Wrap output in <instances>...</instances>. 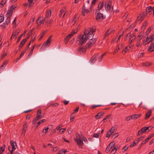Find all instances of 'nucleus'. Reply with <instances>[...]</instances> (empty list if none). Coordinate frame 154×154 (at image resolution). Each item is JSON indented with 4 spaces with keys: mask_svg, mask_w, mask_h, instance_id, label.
Instances as JSON below:
<instances>
[{
    "mask_svg": "<svg viewBox=\"0 0 154 154\" xmlns=\"http://www.w3.org/2000/svg\"><path fill=\"white\" fill-rule=\"evenodd\" d=\"M135 35L134 34H133L131 36V37L129 39V44H131L133 42V40L135 39Z\"/></svg>",
    "mask_w": 154,
    "mask_h": 154,
    "instance_id": "nucleus-21",
    "label": "nucleus"
},
{
    "mask_svg": "<svg viewBox=\"0 0 154 154\" xmlns=\"http://www.w3.org/2000/svg\"><path fill=\"white\" fill-rule=\"evenodd\" d=\"M148 51L150 52L154 51V43H152L148 48Z\"/></svg>",
    "mask_w": 154,
    "mask_h": 154,
    "instance_id": "nucleus-10",
    "label": "nucleus"
},
{
    "mask_svg": "<svg viewBox=\"0 0 154 154\" xmlns=\"http://www.w3.org/2000/svg\"><path fill=\"white\" fill-rule=\"evenodd\" d=\"M152 65V63H148V62H145L142 63V65L145 66H150Z\"/></svg>",
    "mask_w": 154,
    "mask_h": 154,
    "instance_id": "nucleus-39",
    "label": "nucleus"
},
{
    "mask_svg": "<svg viewBox=\"0 0 154 154\" xmlns=\"http://www.w3.org/2000/svg\"><path fill=\"white\" fill-rule=\"evenodd\" d=\"M27 122L25 123L23 125V128L22 130V133L24 134H25V132H26V129L27 127Z\"/></svg>",
    "mask_w": 154,
    "mask_h": 154,
    "instance_id": "nucleus-15",
    "label": "nucleus"
},
{
    "mask_svg": "<svg viewBox=\"0 0 154 154\" xmlns=\"http://www.w3.org/2000/svg\"><path fill=\"white\" fill-rule=\"evenodd\" d=\"M110 32H109V29H108L106 32L105 33L104 35V38H106V37L108 36L109 34L110 33Z\"/></svg>",
    "mask_w": 154,
    "mask_h": 154,
    "instance_id": "nucleus-36",
    "label": "nucleus"
},
{
    "mask_svg": "<svg viewBox=\"0 0 154 154\" xmlns=\"http://www.w3.org/2000/svg\"><path fill=\"white\" fill-rule=\"evenodd\" d=\"M117 150V149L116 146L113 149H112L111 151L110 152V153H112V154H114L116 152Z\"/></svg>",
    "mask_w": 154,
    "mask_h": 154,
    "instance_id": "nucleus-32",
    "label": "nucleus"
},
{
    "mask_svg": "<svg viewBox=\"0 0 154 154\" xmlns=\"http://www.w3.org/2000/svg\"><path fill=\"white\" fill-rule=\"evenodd\" d=\"M152 112L151 110H150L148 112H147L146 114V116L145 118V120H147L151 116V113Z\"/></svg>",
    "mask_w": 154,
    "mask_h": 154,
    "instance_id": "nucleus-23",
    "label": "nucleus"
},
{
    "mask_svg": "<svg viewBox=\"0 0 154 154\" xmlns=\"http://www.w3.org/2000/svg\"><path fill=\"white\" fill-rule=\"evenodd\" d=\"M36 117L39 119L42 118L41 110V109H39L37 111L36 114Z\"/></svg>",
    "mask_w": 154,
    "mask_h": 154,
    "instance_id": "nucleus-13",
    "label": "nucleus"
},
{
    "mask_svg": "<svg viewBox=\"0 0 154 154\" xmlns=\"http://www.w3.org/2000/svg\"><path fill=\"white\" fill-rule=\"evenodd\" d=\"M143 129H142L141 128L140 130H139L138 131V133L137 134V136H139L144 133Z\"/></svg>",
    "mask_w": 154,
    "mask_h": 154,
    "instance_id": "nucleus-37",
    "label": "nucleus"
},
{
    "mask_svg": "<svg viewBox=\"0 0 154 154\" xmlns=\"http://www.w3.org/2000/svg\"><path fill=\"white\" fill-rule=\"evenodd\" d=\"M136 46L137 47H139L141 46V45L140 44V42L139 41H138L137 43V44Z\"/></svg>",
    "mask_w": 154,
    "mask_h": 154,
    "instance_id": "nucleus-63",
    "label": "nucleus"
},
{
    "mask_svg": "<svg viewBox=\"0 0 154 154\" xmlns=\"http://www.w3.org/2000/svg\"><path fill=\"white\" fill-rule=\"evenodd\" d=\"M144 144H145V143H143V141H142L141 144L138 147V149H140L142 147V146Z\"/></svg>",
    "mask_w": 154,
    "mask_h": 154,
    "instance_id": "nucleus-60",
    "label": "nucleus"
},
{
    "mask_svg": "<svg viewBox=\"0 0 154 154\" xmlns=\"http://www.w3.org/2000/svg\"><path fill=\"white\" fill-rule=\"evenodd\" d=\"M69 101H67L66 100H64L63 101V102L64 103V105H66L68 104L69 103Z\"/></svg>",
    "mask_w": 154,
    "mask_h": 154,
    "instance_id": "nucleus-64",
    "label": "nucleus"
},
{
    "mask_svg": "<svg viewBox=\"0 0 154 154\" xmlns=\"http://www.w3.org/2000/svg\"><path fill=\"white\" fill-rule=\"evenodd\" d=\"M26 42V40L24 39L22 40V41L21 42L19 45V48H22L23 46V45Z\"/></svg>",
    "mask_w": 154,
    "mask_h": 154,
    "instance_id": "nucleus-24",
    "label": "nucleus"
},
{
    "mask_svg": "<svg viewBox=\"0 0 154 154\" xmlns=\"http://www.w3.org/2000/svg\"><path fill=\"white\" fill-rule=\"evenodd\" d=\"M115 145V143L113 141L111 142L108 145V146L111 149Z\"/></svg>",
    "mask_w": 154,
    "mask_h": 154,
    "instance_id": "nucleus-27",
    "label": "nucleus"
},
{
    "mask_svg": "<svg viewBox=\"0 0 154 154\" xmlns=\"http://www.w3.org/2000/svg\"><path fill=\"white\" fill-rule=\"evenodd\" d=\"M52 37V35H50L48 37V39H47V40L45 42V45H50Z\"/></svg>",
    "mask_w": 154,
    "mask_h": 154,
    "instance_id": "nucleus-18",
    "label": "nucleus"
},
{
    "mask_svg": "<svg viewBox=\"0 0 154 154\" xmlns=\"http://www.w3.org/2000/svg\"><path fill=\"white\" fill-rule=\"evenodd\" d=\"M150 139L148 137L147 138H146L145 140H143V142L145 144Z\"/></svg>",
    "mask_w": 154,
    "mask_h": 154,
    "instance_id": "nucleus-56",
    "label": "nucleus"
},
{
    "mask_svg": "<svg viewBox=\"0 0 154 154\" xmlns=\"http://www.w3.org/2000/svg\"><path fill=\"white\" fill-rule=\"evenodd\" d=\"M78 30L77 29L73 30L71 33L68 35L66 37L64 38V40L66 44H67L69 39L71 38V37L73 36L77 32Z\"/></svg>",
    "mask_w": 154,
    "mask_h": 154,
    "instance_id": "nucleus-2",
    "label": "nucleus"
},
{
    "mask_svg": "<svg viewBox=\"0 0 154 154\" xmlns=\"http://www.w3.org/2000/svg\"><path fill=\"white\" fill-rule=\"evenodd\" d=\"M96 19L97 20L100 21L103 19V16L102 14L100 12H98L96 17Z\"/></svg>",
    "mask_w": 154,
    "mask_h": 154,
    "instance_id": "nucleus-8",
    "label": "nucleus"
},
{
    "mask_svg": "<svg viewBox=\"0 0 154 154\" xmlns=\"http://www.w3.org/2000/svg\"><path fill=\"white\" fill-rule=\"evenodd\" d=\"M11 20V18L10 17H7L6 20L5 21V23L6 25H8Z\"/></svg>",
    "mask_w": 154,
    "mask_h": 154,
    "instance_id": "nucleus-38",
    "label": "nucleus"
},
{
    "mask_svg": "<svg viewBox=\"0 0 154 154\" xmlns=\"http://www.w3.org/2000/svg\"><path fill=\"white\" fill-rule=\"evenodd\" d=\"M147 14L146 12H143L140 13V15L142 17L144 18V17L146 16Z\"/></svg>",
    "mask_w": 154,
    "mask_h": 154,
    "instance_id": "nucleus-33",
    "label": "nucleus"
},
{
    "mask_svg": "<svg viewBox=\"0 0 154 154\" xmlns=\"http://www.w3.org/2000/svg\"><path fill=\"white\" fill-rule=\"evenodd\" d=\"M96 39L95 38H91L87 44V46L89 48H91L96 42Z\"/></svg>",
    "mask_w": 154,
    "mask_h": 154,
    "instance_id": "nucleus-5",
    "label": "nucleus"
},
{
    "mask_svg": "<svg viewBox=\"0 0 154 154\" xmlns=\"http://www.w3.org/2000/svg\"><path fill=\"white\" fill-rule=\"evenodd\" d=\"M140 114H134L131 116V119L134 120L138 118L141 116Z\"/></svg>",
    "mask_w": 154,
    "mask_h": 154,
    "instance_id": "nucleus-11",
    "label": "nucleus"
},
{
    "mask_svg": "<svg viewBox=\"0 0 154 154\" xmlns=\"http://www.w3.org/2000/svg\"><path fill=\"white\" fill-rule=\"evenodd\" d=\"M145 137V136H141L138 138L137 140H136L137 141V143H138L139 142L142 140Z\"/></svg>",
    "mask_w": 154,
    "mask_h": 154,
    "instance_id": "nucleus-35",
    "label": "nucleus"
},
{
    "mask_svg": "<svg viewBox=\"0 0 154 154\" xmlns=\"http://www.w3.org/2000/svg\"><path fill=\"white\" fill-rule=\"evenodd\" d=\"M66 129L65 128H61L58 132V133L59 134L63 133L65 131Z\"/></svg>",
    "mask_w": 154,
    "mask_h": 154,
    "instance_id": "nucleus-40",
    "label": "nucleus"
},
{
    "mask_svg": "<svg viewBox=\"0 0 154 154\" xmlns=\"http://www.w3.org/2000/svg\"><path fill=\"white\" fill-rule=\"evenodd\" d=\"M39 119L37 117H35L33 119V121H32V124H35L36 122Z\"/></svg>",
    "mask_w": 154,
    "mask_h": 154,
    "instance_id": "nucleus-41",
    "label": "nucleus"
},
{
    "mask_svg": "<svg viewBox=\"0 0 154 154\" xmlns=\"http://www.w3.org/2000/svg\"><path fill=\"white\" fill-rule=\"evenodd\" d=\"M46 121V120L45 119H42V120H40L39 122H37L36 125V127H38L39 125L43 122H45Z\"/></svg>",
    "mask_w": 154,
    "mask_h": 154,
    "instance_id": "nucleus-22",
    "label": "nucleus"
},
{
    "mask_svg": "<svg viewBox=\"0 0 154 154\" xmlns=\"http://www.w3.org/2000/svg\"><path fill=\"white\" fill-rule=\"evenodd\" d=\"M111 2L109 1L108 2H106L105 5V7L106 10L110 11L111 10H112L113 7L111 5Z\"/></svg>",
    "mask_w": 154,
    "mask_h": 154,
    "instance_id": "nucleus-6",
    "label": "nucleus"
},
{
    "mask_svg": "<svg viewBox=\"0 0 154 154\" xmlns=\"http://www.w3.org/2000/svg\"><path fill=\"white\" fill-rule=\"evenodd\" d=\"M23 35V34H22L21 35H20L18 38L17 40V43H18L19 41H20V39H21L22 36Z\"/></svg>",
    "mask_w": 154,
    "mask_h": 154,
    "instance_id": "nucleus-47",
    "label": "nucleus"
},
{
    "mask_svg": "<svg viewBox=\"0 0 154 154\" xmlns=\"http://www.w3.org/2000/svg\"><path fill=\"white\" fill-rule=\"evenodd\" d=\"M111 149L108 146L106 149L105 151L106 152H108Z\"/></svg>",
    "mask_w": 154,
    "mask_h": 154,
    "instance_id": "nucleus-50",
    "label": "nucleus"
},
{
    "mask_svg": "<svg viewBox=\"0 0 154 154\" xmlns=\"http://www.w3.org/2000/svg\"><path fill=\"white\" fill-rule=\"evenodd\" d=\"M95 30H93L92 29H91L90 31H87V32H88V35H90V38L94 36L93 33L94 32Z\"/></svg>",
    "mask_w": 154,
    "mask_h": 154,
    "instance_id": "nucleus-17",
    "label": "nucleus"
},
{
    "mask_svg": "<svg viewBox=\"0 0 154 154\" xmlns=\"http://www.w3.org/2000/svg\"><path fill=\"white\" fill-rule=\"evenodd\" d=\"M136 143H135V142H134L133 143H132V144H131L130 146V147H133L136 144Z\"/></svg>",
    "mask_w": 154,
    "mask_h": 154,
    "instance_id": "nucleus-61",
    "label": "nucleus"
},
{
    "mask_svg": "<svg viewBox=\"0 0 154 154\" xmlns=\"http://www.w3.org/2000/svg\"><path fill=\"white\" fill-rule=\"evenodd\" d=\"M128 148V147L127 146H125L122 148V149L123 150H124V151H125L127 150Z\"/></svg>",
    "mask_w": 154,
    "mask_h": 154,
    "instance_id": "nucleus-57",
    "label": "nucleus"
},
{
    "mask_svg": "<svg viewBox=\"0 0 154 154\" xmlns=\"http://www.w3.org/2000/svg\"><path fill=\"white\" fill-rule=\"evenodd\" d=\"M131 116H128L127 117H126L125 118V121H129V120H131Z\"/></svg>",
    "mask_w": 154,
    "mask_h": 154,
    "instance_id": "nucleus-43",
    "label": "nucleus"
},
{
    "mask_svg": "<svg viewBox=\"0 0 154 154\" xmlns=\"http://www.w3.org/2000/svg\"><path fill=\"white\" fill-rule=\"evenodd\" d=\"M86 48L85 46L79 48L77 50V52L78 53L80 54L84 53L86 51Z\"/></svg>",
    "mask_w": 154,
    "mask_h": 154,
    "instance_id": "nucleus-7",
    "label": "nucleus"
},
{
    "mask_svg": "<svg viewBox=\"0 0 154 154\" xmlns=\"http://www.w3.org/2000/svg\"><path fill=\"white\" fill-rule=\"evenodd\" d=\"M153 10V8L151 6H149L147 7L146 9V12L147 14L152 13Z\"/></svg>",
    "mask_w": 154,
    "mask_h": 154,
    "instance_id": "nucleus-14",
    "label": "nucleus"
},
{
    "mask_svg": "<svg viewBox=\"0 0 154 154\" xmlns=\"http://www.w3.org/2000/svg\"><path fill=\"white\" fill-rule=\"evenodd\" d=\"M131 35V33H128L126 36L125 37V41L126 40H127L128 38V37H130V36Z\"/></svg>",
    "mask_w": 154,
    "mask_h": 154,
    "instance_id": "nucleus-49",
    "label": "nucleus"
},
{
    "mask_svg": "<svg viewBox=\"0 0 154 154\" xmlns=\"http://www.w3.org/2000/svg\"><path fill=\"white\" fill-rule=\"evenodd\" d=\"M49 129V128L47 127L46 128H44L43 129L42 133H43V134L44 135L47 132H48V130Z\"/></svg>",
    "mask_w": 154,
    "mask_h": 154,
    "instance_id": "nucleus-30",
    "label": "nucleus"
},
{
    "mask_svg": "<svg viewBox=\"0 0 154 154\" xmlns=\"http://www.w3.org/2000/svg\"><path fill=\"white\" fill-rule=\"evenodd\" d=\"M41 19V17H39L37 21V24L38 26L40 25L41 23H42V19Z\"/></svg>",
    "mask_w": 154,
    "mask_h": 154,
    "instance_id": "nucleus-25",
    "label": "nucleus"
},
{
    "mask_svg": "<svg viewBox=\"0 0 154 154\" xmlns=\"http://www.w3.org/2000/svg\"><path fill=\"white\" fill-rule=\"evenodd\" d=\"M4 20V16H0V23L2 22Z\"/></svg>",
    "mask_w": 154,
    "mask_h": 154,
    "instance_id": "nucleus-53",
    "label": "nucleus"
},
{
    "mask_svg": "<svg viewBox=\"0 0 154 154\" xmlns=\"http://www.w3.org/2000/svg\"><path fill=\"white\" fill-rule=\"evenodd\" d=\"M151 30V28H150V27L149 28L146 32V35L147 34H148L150 32Z\"/></svg>",
    "mask_w": 154,
    "mask_h": 154,
    "instance_id": "nucleus-51",
    "label": "nucleus"
},
{
    "mask_svg": "<svg viewBox=\"0 0 154 154\" xmlns=\"http://www.w3.org/2000/svg\"><path fill=\"white\" fill-rule=\"evenodd\" d=\"M92 7L91 6H90L89 9H88L87 7H86L85 5H84L82 8V14L83 16H84L85 14H88L90 11H92Z\"/></svg>",
    "mask_w": 154,
    "mask_h": 154,
    "instance_id": "nucleus-3",
    "label": "nucleus"
},
{
    "mask_svg": "<svg viewBox=\"0 0 154 154\" xmlns=\"http://www.w3.org/2000/svg\"><path fill=\"white\" fill-rule=\"evenodd\" d=\"M144 52H141V53H139L138 54V57L139 58H141L143 57L144 54Z\"/></svg>",
    "mask_w": 154,
    "mask_h": 154,
    "instance_id": "nucleus-46",
    "label": "nucleus"
},
{
    "mask_svg": "<svg viewBox=\"0 0 154 154\" xmlns=\"http://www.w3.org/2000/svg\"><path fill=\"white\" fill-rule=\"evenodd\" d=\"M16 7L15 5H12L11 6V8L10 9V10L12 11Z\"/></svg>",
    "mask_w": 154,
    "mask_h": 154,
    "instance_id": "nucleus-58",
    "label": "nucleus"
},
{
    "mask_svg": "<svg viewBox=\"0 0 154 154\" xmlns=\"http://www.w3.org/2000/svg\"><path fill=\"white\" fill-rule=\"evenodd\" d=\"M5 147V145H3L2 147H0V154H1L4 151Z\"/></svg>",
    "mask_w": 154,
    "mask_h": 154,
    "instance_id": "nucleus-26",
    "label": "nucleus"
},
{
    "mask_svg": "<svg viewBox=\"0 0 154 154\" xmlns=\"http://www.w3.org/2000/svg\"><path fill=\"white\" fill-rule=\"evenodd\" d=\"M10 143L12 147V149L11 150V147H9L8 150L10 152V154H13V151L14 150L16 149L15 147V145H16V143L15 141L12 140L10 141Z\"/></svg>",
    "mask_w": 154,
    "mask_h": 154,
    "instance_id": "nucleus-4",
    "label": "nucleus"
},
{
    "mask_svg": "<svg viewBox=\"0 0 154 154\" xmlns=\"http://www.w3.org/2000/svg\"><path fill=\"white\" fill-rule=\"evenodd\" d=\"M119 134L118 133H115L112 135V138L114 139L117 137Z\"/></svg>",
    "mask_w": 154,
    "mask_h": 154,
    "instance_id": "nucleus-42",
    "label": "nucleus"
},
{
    "mask_svg": "<svg viewBox=\"0 0 154 154\" xmlns=\"http://www.w3.org/2000/svg\"><path fill=\"white\" fill-rule=\"evenodd\" d=\"M150 139L148 137L147 138H146L145 140H143V142L145 144Z\"/></svg>",
    "mask_w": 154,
    "mask_h": 154,
    "instance_id": "nucleus-55",
    "label": "nucleus"
},
{
    "mask_svg": "<svg viewBox=\"0 0 154 154\" xmlns=\"http://www.w3.org/2000/svg\"><path fill=\"white\" fill-rule=\"evenodd\" d=\"M98 55L97 54H94V55L91 58L90 61L91 63H94L96 60L97 58L98 57Z\"/></svg>",
    "mask_w": 154,
    "mask_h": 154,
    "instance_id": "nucleus-9",
    "label": "nucleus"
},
{
    "mask_svg": "<svg viewBox=\"0 0 154 154\" xmlns=\"http://www.w3.org/2000/svg\"><path fill=\"white\" fill-rule=\"evenodd\" d=\"M51 11L50 10L48 11L46 13V17L47 18H48L51 17Z\"/></svg>",
    "mask_w": 154,
    "mask_h": 154,
    "instance_id": "nucleus-28",
    "label": "nucleus"
},
{
    "mask_svg": "<svg viewBox=\"0 0 154 154\" xmlns=\"http://www.w3.org/2000/svg\"><path fill=\"white\" fill-rule=\"evenodd\" d=\"M115 130V127H112L109 130L110 133H111L112 134L114 132Z\"/></svg>",
    "mask_w": 154,
    "mask_h": 154,
    "instance_id": "nucleus-31",
    "label": "nucleus"
},
{
    "mask_svg": "<svg viewBox=\"0 0 154 154\" xmlns=\"http://www.w3.org/2000/svg\"><path fill=\"white\" fill-rule=\"evenodd\" d=\"M111 134H112L111 133H110V132L109 131L106 134V137H109Z\"/></svg>",
    "mask_w": 154,
    "mask_h": 154,
    "instance_id": "nucleus-52",
    "label": "nucleus"
},
{
    "mask_svg": "<svg viewBox=\"0 0 154 154\" xmlns=\"http://www.w3.org/2000/svg\"><path fill=\"white\" fill-rule=\"evenodd\" d=\"M144 19V18L141 16L140 15L137 17V21H139V23H140L141 21L143 20Z\"/></svg>",
    "mask_w": 154,
    "mask_h": 154,
    "instance_id": "nucleus-29",
    "label": "nucleus"
},
{
    "mask_svg": "<svg viewBox=\"0 0 154 154\" xmlns=\"http://www.w3.org/2000/svg\"><path fill=\"white\" fill-rule=\"evenodd\" d=\"M75 141L76 142L77 144L79 146H80L83 145V142L81 140V139H79L76 140V139H74Z\"/></svg>",
    "mask_w": 154,
    "mask_h": 154,
    "instance_id": "nucleus-12",
    "label": "nucleus"
},
{
    "mask_svg": "<svg viewBox=\"0 0 154 154\" xmlns=\"http://www.w3.org/2000/svg\"><path fill=\"white\" fill-rule=\"evenodd\" d=\"M90 35H88L87 32H85L82 36H81L80 38H79V40H78L79 45H83L86 42L87 39H90Z\"/></svg>",
    "mask_w": 154,
    "mask_h": 154,
    "instance_id": "nucleus-1",
    "label": "nucleus"
},
{
    "mask_svg": "<svg viewBox=\"0 0 154 154\" xmlns=\"http://www.w3.org/2000/svg\"><path fill=\"white\" fill-rule=\"evenodd\" d=\"M12 12H13L11 11L10 10H8V11L6 15V16L7 17L10 18L11 17V15H12Z\"/></svg>",
    "mask_w": 154,
    "mask_h": 154,
    "instance_id": "nucleus-19",
    "label": "nucleus"
},
{
    "mask_svg": "<svg viewBox=\"0 0 154 154\" xmlns=\"http://www.w3.org/2000/svg\"><path fill=\"white\" fill-rule=\"evenodd\" d=\"M100 4H99L98 5V9H97L96 10V12H98V11L101 9L102 8H103L104 6V3L103 2H102L100 5L99 6Z\"/></svg>",
    "mask_w": 154,
    "mask_h": 154,
    "instance_id": "nucleus-20",
    "label": "nucleus"
},
{
    "mask_svg": "<svg viewBox=\"0 0 154 154\" xmlns=\"http://www.w3.org/2000/svg\"><path fill=\"white\" fill-rule=\"evenodd\" d=\"M150 42L152 43H154V35H152L150 38Z\"/></svg>",
    "mask_w": 154,
    "mask_h": 154,
    "instance_id": "nucleus-45",
    "label": "nucleus"
},
{
    "mask_svg": "<svg viewBox=\"0 0 154 154\" xmlns=\"http://www.w3.org/2000/svg\"><path fill=\"white\" fill-rule=\"evenodd\" d=\"M150 139L148 137L147 138H146L145 140H143V142L145 144Z\"/></svg>",
    "mask_w": 154,
    "mask_h": 154,
    "instance_id": "nucleus-54",
    "label": "nucleus"
},
{
    "mask_svg": "<svg viewBox=\"0 0 154 154\" xmlns=\"http://www.w3.org/2000/svg\"><path fill=\"white\" fill-rule=\"evenodd\" d=\"M76 138L75 139H76V140L81 139V137L79 134H76Z\"/></svg>",
    "mask_w": 154,
    "mask_h": 154,
    "instance_id": "nucleus-48",
    "label": "nucleus"
},
{
    "mask_svg": "<svg viewBox=\"0 0 154 154\" xmlns=\"http://www.w3.org/2000/svg\"><path fill=\"white\" fill-rule=\"evenodd\" d=\"M67 131L68 132V133L69 134H70L72 133V131L71 128H69L67 130Z\"/></svg>",
    "mask_w": 154,
    "mask_h": 154,
    "instance_id": "nucleus-62",
    "label": "nucleus"
},
{
    "mask_svg": "<svg viewBox=\"0 0 154 154\" xmlns=\"http://www.w3.org/2000/svg\"><path fill=\"white\" fill-rule=\"evenodd\" d=\"M61 154H65L67 151L66 150H65L64 149H62L61 150Z\"/></svg>",
    "mask_w": 154,
    "mask_h": 154,
    "instance_id": "nucleus-59",
    "label": "nucleus"
},
{
    "mask_svg": "<svg viewBox=\"0 0 154 154\" xmlns=\"http://www.w3.org/2000/svg\"><path fill=\"white\" fill-rule=\"evenodd\" d=\"M35 45H34L31 49L30 52L28 55L29 56H30L32 55V53H33V51L35 48Z\"/></svg>",
    "mask_w": 154,
    "mask_h": 154,
    "instance_id": "nucleus-34",
    "label": "nucleus"
},
{
    "mask_svg": "<svg viewBox=\"0 0 154 154\" xmlns=\"http://www.w3.org/2000/svg\"><path fill=\"white\" fill-rule=\"evenodd\" d=\"M103 115V114L101 112H100L97 113V114L95 116V118L97 119H99L102 118Z\"/></svg>",
    "mask_w": 154,
    "mask_h": 154,
    "instance_id": "nucleus-16",
    "label": "nucleus"
},
{
    "mask_svg": "<svg viewBox=\"0 0 154 154\" xmlns=\"http://www.w3.org/2000/svg\"><path fill=\"white\" fill-rule=\"evenodd\" d=\"M100 134V133H98L97 134H93V137H94L98 138L99 137Z\"/></svg>",
    "mask_w": 154,
    "mask_h": 154,
    "instance_id": "nucleus-44",
    "label": "nucleus"
}]
</instances>
